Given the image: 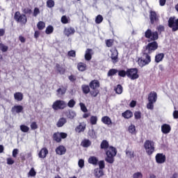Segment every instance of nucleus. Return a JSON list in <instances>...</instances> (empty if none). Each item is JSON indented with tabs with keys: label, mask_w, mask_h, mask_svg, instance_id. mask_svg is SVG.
<instances>
[{
	"label": "nucleus",
	"mask_w": 178,
	"mask_h": 178,
	"mask_svg": "<svg viewBox=\"0 0 178 178\" xmlns=\"http://www.w3.org/2000/svg\"><path fill=\"white\" fill-rule=\"evenodd\" d=\"M99 80H92L89 83V87L91 88L90 95L91 97H97L98 94H99V90L97 88H99Z\"/></svg>",
	"instance_id": "obj_3"
},
{
	"label": "nucleus",
	"mask_w": 178,
	"mask_h": 178,
	"mask_svg": "<svg viewBox=\"0 0 178 178\" xmlns=\"http://www.w3.org/2000/svg\"><path fill=\"white\" fill-rule=\"evenodd\" d=\"M118 73L120 77H126V76H127V71L124 70H118Z\"/></svg>",
	"instance_id": "obj_40"
},
{
	"label": "nucleus",
	"mask_w": 178,
	"mask_h": 178,
	"mask_svg": "<svg viewBox=\"0 0 178 178\" xmlns=\"http://www.w3.org/2000/svg\"><path fill=\"white\" fill-rule=\"evenodd\" d=\"M75 116H76V113L73 111H70L69 115H67L68 119H74Z\"/></svg>",
	"instance_id": "obj_59"
},
{
	"label": "nucleus",
	"mask_w": 178,
	"mask_h": 178,
	"mask_svg": "<svg viewBox=\"0 0 178 178\" xmlns=\"http://www.w3.org/2000/svg\"><path fill=\"white\" fill-rule=\"evenodd\" d=\"M13 163H15V160H13L12 158L7 159V164L8 165H13Z\"/></svg>",
	"instance_id": "obj_63"
},
{
	"label": "nucleus",
	"mask_w": 178,
	"mask_h": 178,
	"mask_svg": "<svg viewBox=\"0 0 178 178\" xmlns=\"http://www.w3.org/2000/svg\"><path fill=\"white\" fill-rule=\"evenodd\" d=\"M55 69L60 74H65V73H66V68L59 63L56 64Z\"/></svg>",
	"instance_id": "obj_18"
},
{
	"label": "nucleus",
	"mask_w": 178,
	"mask_h": 178,
	"mask_svg": "<svg viewBox=\"0 0 178 178\" xmlns=\"http://www.w3.org/2000/svg\"><path fill=\"white\" fill-rule=\"evenodd\" d=\"M151 53L145 51V50L142 51V57L139 59L140 65L143 66H147L151 63Z\"/></svg>",
	"instance_id": "obj_6"
},
{
	"label": "nucleus",
	"mask_w": 178,
	"mask_h": 178,
	"mask_svg": "<svg viewBox=\"0 0 178 178\" xmlns=\"http://www.w3.org/2000/svg\"><path fill=\"white\" fill-rule=\"evenodd\" d=\"M134 116H135V119H136V120H138V119H141V112L136 111L134 113Z\"/></svg>",
	"instance_id": "obj_58"
},
{
	"label": "nucleus",
	"mask_w": 178,
	"mask_h": 178,
	"mask_svg": "<svg viewBox=\"0 0 178 178\" xmlns=\"http://www.w3.org/2000/svg\"><path fill=\"white\" fill-rule=\"evenodd\" d=\"M45 33H46V34H52V33H54V26H52L51 25L48 26L46 28Z\"/></svg>",
	"instance_id": "obj_44"
},
{
	"label": "nucleus",
	"mask_w": 178,
	"mask_h": 178,
	"mask_svg": "<svg viewBox=\"0 0 178 178\" xmlns=\"http://www.w3.org/2000/svg\"><path fill=\"white\" fill-rule=\"evenodd\" d=\"M79 106L81 107V110L82 111V112H88V110L87 109V107L86 106V104H84L83 103H80L79 104Z\"/></svg>",
	"instance_id": "obj_50"
},
{
	"label": "nucleus",
	"mask_w": 178,
	"mask_h": 178,
	"mask_svg": "<svg viewBox=\"0 0 178 178\" xmlns=\"http://www.w3.org/2000/svg\"><path fill=\"white\" fill-rule=\"evenodd\" d=\"M131 80H137L140 75H138V69L137 68H128L127 69V76Z\"/></svg>",
	"instance_id": "obj_9"
},
{
	"label": "nucleus",
	"mask_w": 178,
	"mask_h": 178,
	"mask_svg": "<svg viewBox=\"0 0 178 178\" xmlns=\"http://www.w3.org/2000/svg\"><path fill=\"white\" fill-rule=\"evenodd\" d=\"M104 22V17L101 15H98L95 18L96 24H101Z\"/></svg>",
	"instance_id": "obj_38"
},
{
	"label": "nucleus",
	"mask_w": 178,
	"mask_h": 178,
	"mask_svg": "<svg viewBox=\"0 0 178 178\" xmlns=\"http://www.w3.org/2000/svg\"><path fill=\"white\" fill-rule=\"evenodd\" d=\"M173 118L174 119H178V111H175L173 112Z\"/></svg>",
	"instance_id": "obj_64"
},
{
	"label": "nucleus",
	"mask_w": 178,
	"mask_h": 178,
	"mask_svg": "<svg viewBox=\"0 0 178 178\" xmlns=\"http://www.w3.org/2000/svg\"><path fill=\"white\" fill-rule=\"evenodd\" d=\"M122 118L124 119H130V118H133V112L130 110H127L125 112L122 113Z\"/></svg>",
	"instance_id": "obj_29"
},
{
	"label": "nucleus",
	"mask_w": 178,
	"mask_h": 178,
	"mask_svg": "<svg viewBox=\"0 0 178 178\" xmlns=\"http://www.w3.org/2000/svg\"><path fill=\"white\" fill-rule=\"evenodd\" d=\"M81 145L84 148H88V147H90V145H91V141H90V140H88V139H84L81 142Z\"/></svg>",
	"instance_id": "obj_34"
},
{
	"label": "nucleus",
	"mask_w": 178,
	"mask_h": 178,
	"mask_svg": "<svg viewBox=\"0 0 178 178\" xmlns=\"http://www.w3.org/2000/svg\"><path fill=\"white\" fill-rule=\"evenodd\" d=\"M87 128V124L85 122H80L78 126L75 128L76 133H83L86 131V129Z\"/></svg>",
	"instance_id": "obj_14"
},
{
	"label": "nucleus",
	"mask_w": 178,
	"mask_h": 178,
	"mask_svg": "<svg viewBox=\"0 0 178 178\" xmlns=\"http://www.w3.org/2000/svg\"><path fill=\"white\" fill-rule=\"evenodd\" d=\"M74 105H76V102L74 99H71L67 103V106H69V108H74Z\"/></svg>",
	"instance_id": "obj_51"
},
{
	"label": "nucleus",
	"mask_w": 178,
	"mask_h": 178,
	"mask_svg": "<svg viewBox=\"0 0 178 178\" xmlns=\"http://www.w3.org/2000/svg\"><path fill=\"white\" fill-rule=\"evenodd\" d=\"M76 33V30L74 28L70 26L69 28H65L64 29V34L67 37H70V35H73Z\"/></svg>",
	"instance_id": "obj_16"
},
{
	"label": "nucleus",
	"mask_w": 178,
	"mask_h": 178,
	"mask_svg": "<svg viewBox=\"0 0 178 178\" xmlns=\"http://www.w3.org/2000/svg\"><path fill=\"white\" fill-rule=\"evenodd\" d=\"M23 109H24L23 106H22V105H15V106L12 107L11 112L13 114L22 113V112H23Z\"/></svg>",
	"instance_id": "obj_15"
},
{
	"label": "nucleus",
	"mask_w": 178,
	"mask_h": 178,
	"mask_svg": "<svg viewBox=\"0 0 178 178\" xmlns=\"http://www.w3.org/2000/svg\"><path fill=\"white\" fill-rule=\"evenodd\" d=\"M17 154H19V149H14L13 150V158H17Z\"/></svg>",
	"instance_id": "obj_62"
},
{
	"label": "nucleus",
	"mask_w": 178,
	"mask_h": 178,
	"mask_svg": "<svg viewBox=\"0 0 178 178\" xmlns=\"http://www.w3.org/2000/svg\"><path fill=\"white\" fill-rule=\"evenodd\" d=\"M92 49H87L85 54V59L86 60H91L92 59Z\"/></svg>",
	"instance_id": "obj_22"
},
{
	"label": "nucleus",
	"mask_w": 178,
	"mask_h": 178,
	"mask_svg": "<svg viewBox=\"0 0 178 178\" xmlns=\"http://www.w3.org/2000/svg\"><path fill=\"white\" fill-rule=\"evenodd\" d=\"M168 27L172 29V31H177L178 30V18L170 17L168 19Z\"/></svg>",
	"instance_id": "obj_11"
},
{
	"label": "nucleus",
	"mask_w": 178,
	"mask_h": 178,
	"mask_svg": "<svg viewBox=\"0 0 178 178\" xmlns=\"http://www.w3.org/2000/svg\"><path fill=\"white\" fill-rule=\"evenodd\" d=\"M14 19L17 23L26 24L27 23V16L25 14L20 13V11H16L14 15Z\"/></svg>",
	"instance_id": "obj_7"
},
{
	"label": "nucleus",
	"mask_w": 178,
	"mask_h": 178,
	"mask_svg": "<svg viewBox=\"0 0 178 178\" xmlns=\"http://www.w3.org/2000/svg\"><path fill=\"white\" fill-rule=\"evenodd\" d=\"M77 69L79 72H86V70H87V64L79 62L77 63Z\"/></svg>",
	"instance_id": "obj_23"
},
{
	"label": "nucleus",
	"mask_w": 178,
	"mask_h": 178,
	"mask_svg": "<svg viewBox=\"0 0 178 178\" xmlns=\"http://www.w3.org/2000/svg\"><path fill=\"white\" fill-rule=\"evenodd\" d=\"M57 155H65L66 154V147L63 145H59L56 148Z\"/></svg>",
	"instance_id": "obj_17"
},
{
	"label": "nucleus",
	"mask_w": 178,
	"mask_h": 178,
	"mask_svg": "<svg viewBox=\"0 0 178 178\" xmlns=\"http://www.w3.org/2000/svg\"><path fill=\"white\" fill-rule=\"evenodd\" d=\"M22 12L24 15H31L33 13V10L30 8H24L22 9Z\"/></svg>",
	"instance_id": "obj_43"
},
{
	"label": "nucleus",
	"mask_w": 178,
	"mask_h": 178,
	"mask_svg": "<svg viewBox=\"0 0 178 178\" xmlns=\"http://www.w3.org/2000/svg\"><path fill=\"white\" fill-rule=\"evenodd\" d=\"M101 120L104 124H106L107 126L112 124V120L108 115L103 116Z\"/></svg>",
	"instance_id": "obj_24"
},
{
	"label": "nucleus",
	"mask_w": 178,
	"mask_h": 178,
	"mask_svg": "<svg viewBox=\"0 0 178 178\" xmlns=\"http://www.w3.org/2000/svg\"><path fill=\"white\" fill-rule=\"evenodd\" d=\"M23 93L20 92H17L14 94V98L15 101H17V102H20L21 101H23Z\"/></svg>",
	"instance_id": "obj_27"
},
{
	"label": "nucleus",
	"mask_w": 178,
	"mask_h": 178,
	"mask_svg": "<svg viewBox=\"0 0 178 178\" xmlns=\"http://www.w3.org/2000/svg\"><path fill=\"white\" fill-rule=\"evenodd\" d=\"M48 149H47V147H43L39 152L38 156L42 159H44V158H47V155L48 154Z\"/></svg>",
	"instance_id": "obj_20"
},
{
	"label": "nucleus",
	"mask_w": 178,
	"mask_h": 178,
	"mask_svg": "<svg viewBox=\"0 0 178 178\" xmlns=\"http://www.w3.org/2000/svg\"><path fill=\"white\" fill-rule=\"evenodd\" d=\"M118 70L117 69H111L108 70L107 73L108 77H112L113 76H115L118 73Z\"/></svg>",
	"instance_id": "obj_35"
},
{
	"label": "nucleus",
	"mask_w": 178,
	"mask_h": 178,
	"mask_svg": "<svg viewBox=\"0 0 178 178\" xmlns=\"http://www.w3.org/2000/svg\"><path fill=\"white\" fill-rule=\"evenodd\" d=\"M163 58H165V54L163 53H159L155 56L154 60L156 63H159V62L163 60Z\"/></svg>",
	"instance_id": "obj_26"
},
{
	"label": "nucleus",
	"mask_w": 178,
	"mask_h": 178,
	"mask_svg": "<svg viewBox=\"0 0 178 178\" xmlns=\"http://www.w3.org/2000/svg\"><path fill=\"white\" fill-rule=\"evenodd\" d=\"M47 8H54L55 6V1L54 0H47Z\"/></svg>",
	"instance_id": "obj_47"
},
{
	"label": "nucleus",
	"mask_w": 178,
	"mask_h": 178,
	"mask_svg": "<svg viewBox=\"0 0 178 178\" xmlns=\"http://www.w3.org/2000/svg\"><path fill=\"white\" fill-rule=\"evenodd\" d=\"M90 87L88 85L83 84L81 86V90L83 92V94H89V92H91V90H90Z\"/></svg>",
	"instance_id": "obj_31"
},
{
	"label": "nucleus",
	"mask_w": 178,
	"mask_h": 178,
	"mask_svg": "<svg viewBox=\"0 0 178 178\" xmlns=\"http://www.w3.org/2000/svg\"><path fill=\"white\" fill-rule=\"evenodd\" d=\"M133 178H143V173L140 172H135L133 175Z\"/></svg>",
	"instance_id": "obj_56"
},
{
	"label": "nucleus",
	"mask_w": 178,
	"mask_h": 178,
	"mask_svg": "<svg viewBox=\"0 0 178 178\" xmlns=\"http://www.w3.org/2000/svg\"><path fill=\"white\" fill-rule=\"evenodd\" d=\"M20 130L23 131V133H27L29 130H30V128L26 125H21Z\"/></svg>",
	"instance_id": "obj_48"
},
{
	"label": "nucleus",
	"mask_w": 178,
	"mask_h": 178,
	"mask_svg": "<svg viewBox=\"0 0 178 178\" xmlns=\"http://www.w3.org/2000/svg\"><path fill=\"white\" fill-rule=\"evenodd\" d=\"M8 49V46L5 45L3 43H0V51L7 52Z\"/></svg>",
	"instance_id": "obj_46"
},
{
	"label": "nucleus",
	"mask_w": 178,
	"mask_h": 178,
	"mask_svg": "<svg viewBox=\"0 0 178 178\" xmlns=\"http://www.w3.org/2000/svg\"><path fill=\"white\" fill-rule=\"evenodd\" d=\"M106 45L108 47V48H111V47L113 46V43L115 42V40L113 39H107L105 40Z\"/></svg>",
	"instance_id": "obj_37"
},
{
	"label": "nucleus",
	"mask_w": 178,
	"mask_h": 178,
	"mask_svg": "<svg viewBox=\"0 0 178 178\" xmlns=\"http://www.w3.org/2000/svg\"><path fill=\"white\" fill-rule=\"evenodd\" d=\"M88 163L92 165H98V159L95 156H90L88 159Z\"/></svg>",
	"instance_id": "obj_32"
},
{
	"label": "nucleus",
	"mask_w": 178,
	"mask_h": 178,
	"mask_svg": "<svg viewBox=\"0 0 178 178\" xmlns=\"http://www.w3.org/2000/svg\"><path fill=\"white\" fill-rule=\"evenodd\" d=\"M67 55L71 58H76V51L70 50V51H68Z\"/></svg>",
	"instance_id": "obj_55"
},
{
	"label": "nucleus",
	"mask_w": 178,
	"mask_h": 178,
	"mask_svg": "<svg viewBox=\"0 0 178 178\" xmlns=\"http://www.w3.org/2000/svg\"><path fill=\"white\" fill-rule=\"evenodd\" d=\"M128 131H129L131 134H136V126L131 124L128 128Z\"/></svg>",
	"instance_id": "obj_45"
},
{
	"label": "nucleus",
	"mask_w": 178,
	"mask_h": 178,
	"mask_svg": "<svg viewBox=\"0 0 178 178\" xmlns=\"http://www.w3.org/2000/svg\"><path fill=\"white\" fill-rule=\"evenodd\" d=\"M114 90L116 94H122L123 92V87L120 84H118Z\"/></svg>",
	"instance_id": "obj_39"
},
{
	"label": "nucleus",
	"mask_w": 178,
	"mask_h": 178,
	"mask_svg": "<svg viewBox=\"0 0 178 178\" xmlns=\"http://www.w3.org/2000/svg\"><path fill=\"white\" fill-rule=\"evenodd\" d=\"M148 102L149 103L147 104V108L150 109L151 111L154 110V104L156 102V99H158V95L156 92L152 91L148 95Z\"/></svg>",
	"instance_id": "obj_5"
},
{
	"label": "nucleus",
	"mask_w": 178,
	"mask_h": 178,
	"mask_svg": "<svg viewBox=\"0 0 178 178\" xmlns=\"http://www.w3.org/2000/svg\"><path fill=\"white\" fill-rule=\"evenodd\" d=\"M117 154H118V150H116V148L113 146H110L106 150V158L105 159L106 162H108V163H113L115 162V156H116Z\"/></svg>",
	"instance_id": "obj_2"
},
{
	"label": "nucleus",
	"mask_w": 178,
	"mask_h": 178,
	"mask_svg": "<svg viewBox=\"0 0 178 178\" xmlns=\"http://www.w3.org/2000/svg\"><path fill=\"white\" fill-rule=\"evenodd\" d=\"M78 165L79 166V168L81 169H83V168H84V160L79 159V161L78 162Z\"/></svg>",
	"instance_id": "obj_60"
},
{
	"label": "nucleus",
	"mask_w": 178,
	"mask_h": 178,
	"mask_svg": "<svg viewBox=\"0 0 178 178\" xmlns=\"http://www.w3.org/2000/svg\"><path fill=\"white\" fill-rule=\"evenodd\" d=\"M67 122V120H66V118H61L58 120V121L57 122L56 126L57 127H63V125Z\"/></svg>",
	"instance_id": "obj_30"
},
{
	"label": "nucleus",
	"mask_w": 178,
	"mask_h": 178,
	"mask_svg": "<svg viewBox=\"0 0 178 178\" xmlns=\"http://www.w3.org/2000/svg\"><path fill=\"white\" fill-rule=\"evenodd\" d=\"M119 53L118 52V49L115 48L113 51H111V59L113 63H116L118 62Z\"/></svg>",
	"instance_id": "obj_19"
},
{
	"label": "nucleus",
	"mask_w": 178,
	"mask_h": 178,
	"mask_svg": "<svg viewBox=\"0 0 178 178\" xmlns=\"http://www.w3.org/2000/svg\"><path fill=\"white\" fill-rule=\"evenodd\" d=\"M97 163L99 165V169H105V161L104 160L99 161Z\"/></svg>",
	"instance_id": "obj_54"
},
{
	"label": "nucleus",
	"mask_w": 178,
	"mask_h": 178,
	"mask_svg": "<svg viewBox=\"0 0 178 178\" xmlns=\"http://www.w3.org/2000/svg\"><path fill=\"white\" fill-rule=\"evenodd\" d=\"M149 19L151 24H154V23H156V22L159 21V18L158 15H156V12L153 10L149 12Z\"/></svg>",
	"instance_id": "obj_13"
},
{
	"label": "nucleus",
	"mask_w": 178,
	"mask_h": 178,
	"mask_svg": "<svg viewBox=\"0 0 178 178\" xmlns=\"http://www.w3.org/2000/svg\"><path fill=\"white\" fill-rule=\"evenodd\" d=\"M156 163L162 164L166 162V155L163 153H157L155 156Z\"/></svg>",
	"instance_id": "obj_12"
},
{
	"label": "nucleus",
	"mask_w": 178,
	"mask_h": 178,
	"mask_svg": "<svg viewBox=\"0 0 178 178\" xmlns=\"http://www.w3.org/2000/svg\"><path fill=\"white\" fill-rule=\"evenodd\" d=\"M57 92L58 94H61V95H63L64 94L66 93V90L60 88L57 90Z\"/></svg>",
	"instance_id": "obj_61"
},
{
	"label": "nucleus",
	"mask_w": 178,
	"mask_h": 178,
	"mask_svg": "<svg viewBox=\"0 0 178 178\" xmlns=\"http://www.w3.org/2000/svg\"><path fill=\"white\" fill-rule=\"evenodd\" d=\"M94 174L95 177H102V176L104 175V170L100 168H95L94 170Z\"/></svg>",
	"instance_id": "obj_28"
},
{
	"label": "nucleus",
	"mask_w": 178,
	"mask_h": 178,
	"mask_svg": "<svg viewBox=\"0 0 178 178\" xmlns=\"http://www.w3.org/2000/svg\"><path fill=\"white\" fill-rule=\"evenodd\" d=\"M40 15V8L35 7L33 10V16L34 17H37Z\"/></svg>",
	"instance_id": "obj_57"
},
{
	"label": "nucleus",
	"mask_w": 178,
	"mask_h": 178,
	"mask_svg": "<svg viewBox=\"0 0 178 178\" xmlns=\"http://www.w3.org/2000/svg\"><path fill=\"white\" fill-rule=\"evenodd\" d=\"M29 176H31V177H34L35 176V175H37V172H35V170H34V168H32L29 172Z\"/></svg>",
	"instance_id": "obj_53"
},
{
	"label": "nucleus",
	"mask_w": 178,
	"mask_h": 178,
	"mask_svg": "<svg viewBox=\"0 0 178 178\" xmlns=\"http://www.w3.org/2000/svg\"><path fill=\"white\" fill-rule=\"evenodd\" d=\"M145 38L148 39V44L143 47V51L152 54L158 49V42H156L159 38V34L158 31H152L151 29H147L145 32Z\"/></svg>",
	"instance_id": "obj_1"
},
{
	"label": "nucleus",
	"mask_w": 178,
	"mask_h": 178,
	"mask_svg": "<svg viewBox=\"0 0 178 178\" xmlns=\"http://www.w3.org/2000/svg\"><path fill=\"white\" fill-rule=\"evenodd\" d=\"M170 130H172V128L168 124H164L161 126V131L163 134H169Z\"/></svg>",
	"instance_id": "obj_21"
},
{
	"label": "nucleus",
	"mask_w": 178,
	"mask_h": 178,
	"mask_svg": "<svg viewBox=\"0 0 178 178\" xmlns=\"http://www.w3.org/2000/svg\"><path fill=\"white\" fill-rule=\"evenodd\" d=\"M143 147L145 149L146 154L149 156L152 155L155 152V142L150 140H146L144 143Z\"/></svg>",
	"instance_id": "obj_4"
},
{
	"label": "nucleus",
	"mask_w": 178,
	"mask_h": 178,
	"mask_svg": "<svg viewBox=\"0 0 178 178\" xmlns=\"http://www.w3.org/2000/svg\"><path fill=\"white\" fill-rule=\"evenodd\" d=\"M67 138V134L65 132H56L53 134V140L56 143H61L62 139Z\"/></svg>",
	"instance_id": "obj_10"
},
{
	"label": "nucleus",
	"mask_w": 178,
	"mask_h": 178,
	"mask_svg": "<svg viewBox=\"0 0 178 178\" xmlns=\"http://www.w3.org/2000/svg\"><path fill=\"white\" fill-rule=\"evenodd\" d=\"M98 122V118L95 115H92L90 119V124L92 126L97 124V122Z\"/></svg>",
	"instance_id": "obj_36"
},
{
	"label": "nucleus",
	"mask_w": 178,
	"mask_h": 178,
	"mask_svg": "<svg viewBox=\"0 0 178 178\" xmlns=\"http://www.w3.org/2000/svg\"><path fill=\"white\" fill-rule=\"evenodd\" d=\"M37 27H38V30H44L45 29V22H44L42 21H40L37 24Z\"/></svg>",
	"instance_id": "obj_41"
},
{
	"label": "nucleus",
	"mask_w": 178,
	"mask_h": 178,
	"mask_svg": "<svg viewBox=\"0 0 178 178\" xmlns=\"http://www.w3.org/2000/svg\"><path fill=\"white\" fill-rule=\"evenodd\" d=\"M31 130H37V129H38V124H37V122H32L31 123Z\"/></svg>",
	"instance_id": "obj_52"
},
{
	"label": "nucleus",
	"mask_w": 178,
	"mask_h": 178,
	"mask_svg": "<svg viewBox=\"0 0 178 178\" xmlns=\"http://www.w3.org/2000/svg\"><path fill=\"white\" fill-rule=\"evenodd\" d=\"M156 30H157V33H159V34H161V33H163V31H165V26L163 25H159L156 27Z\"/></svg>",
	"instance_id": "obj_49"
},
{
	"label": "nucleus",
	"mask_w": 178,
	"mask_h": 178,
	"mask_svg": "<svg viewBox=\"0 0 178 178\" xmlns=\"http://www.w3.org/2000/svg\"><path fill=\"white\" fill-rule=\"evenodd\" d=\"M125 152H126L127 156H129L130 159H133V158H134V151L126 150Z\"/></svg>",
	"instance_id": "obj_42"
},
{
	"label": "nucleus",
	"mask_w": 178,
	"mask_h": 178,
	"mask_svg": "<svg viewBox=\"0 0 178 178\" xmlns=\"http://www.w3.org/2000/svg\"><path fill=\"white\" fill-rule=\"evenodd\" d=\"M61 23H63V24H67L69 23H70V18L66 15H63L61 17Z\"/></svg>",
	"instance_id": "obj_33"
},
{
	"label": "nucleus",
	"mask_w": 178,
	"mask_h": 178,
	"mask_svg": "<svg viewBox=\"0 0 178 178\" xmlns=\"http://www.w3.org/2000/svg\"><path fill=\"white\" fill-rule=\"evenodd\" d=\"M67 106V104L65 101L56 100L53 103L51 108L54 111H59V109H65Z\"/></svg>",
	"instance_id": "obj_8"
},
{
	"label": "nucleus",
	"mask_w": 178,
	"mask_h": 178,
	"mask_svg": "<svg viewBox=\"0 0 178 178\" xmlns=\"http://www.w3.org/2000/svg\"><path fill=\"white\" fill-rule=\"evenodd\" d=\"M109 142L106 140H103L100 144V148L101 149H104L106 151L109 148Z\"/></svg>",
	"instance_id": "obj_25"
}]
</instances>
